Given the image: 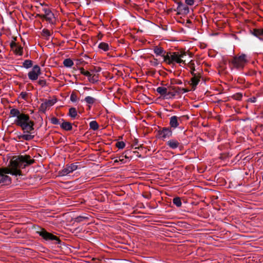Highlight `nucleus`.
Masks as SVG:
<instances>
[{"label": "nucleus", "mask_w": 263, "mask_h": 263, "mask_svg": "<svg viewBox=\"0 0 263 263\" xmlns=\"http://www.w3.org/2000/svg\"><path fill=\"white\" fill-rule=\"evenodd\" d=\"M34 162V160L31 159L29 155H21L13 157L7 167L0 168V185H5L11 183V179L7 174L21 176V169L24 168Z\"/></svg>", "instance_id": "1"}, {"label": "nucleus", "mask_w": 263, "mask_h": 263, "mask_svg": "<svg viewBox=\"0 0 263 263\" xmlns=\"http://www.w3.org/2000/svg\"><path fill=\"white\" fill-rule=\"evenodd\" d=\"M10 114L12 117H16L14 120V123L20 126L24 133H30L34 129V122L30 120V117L28 115L21 113L18 109L16 108L11 109Z\"/></svg>", "instance_id": "2"}, {"label": "nucleus", "mask_w": 263, "mask_h": 263, "mask_svg": "<svg viewBox=\"0 0 263 263\" xmlns=\"http://www.w3.org/2000/svg\"><path fill=\"white\" fill-rule=\"evenodd\" d=\"M188 54L187 52L183 50L167 52L164 57V62L169 65L175 63L185 64V57Z\"/></svg>", "instance_id": "3"}, {"label": "nucleus", "mask_w": 263, "mask_h": 263, "mask_svg": "<svg viewBox=\"0 0 263 263\" xmlns=\"http://www.w3.org/2000/svg\"><path fill=\"white\" fill-rule=\"evenodd\" d=\"M247 62V56L244 54L234 57L232 61L234 67L238 69H243Z\"/></svg>", "instance_id": "4"}, {"label": "nucleus", "mask_w": 263, "mask_h": 263, "mask_svg": "<svg viewBox=\"0 0 263 263\" xmlns=\"http://www.w3.org/2000/svg\"><path fill=\"white\" fill-rule=\"evenodd\" d=\"M37 233L46 241L55 240L56 241L55 243H60L61 242L60 239L58 237L48 232L44 229H41L40 231H37Z\"/></svg>", "instance_id": "5"}, {"label": "nucleus", "mask_w": 263, "mask_h": 263, "mask_svg": "<svg viewBox=\"0 0 263 263\" xmlns=\"http://www.w3.org/2000/svg\"><path fill=\"white\" fill-rule=\"evenodd\" d=\"M41 74V69L38 65H35L32 70L28 73V78L32 81H35L37 79L38 77Z\"/></svg>", "instance_id": "6"}, {"label": "nucleus", "mask_w": 263, "mask_h": 263, "mask_svg": "<svg viewBox=\"0 0 263 263\" xmlns=\"http://www.w3.org/2000/svg\"><path fill=\"white\" fill-rule=\"evenodd\" d=\"M159 138L163 140L168 138L172 135V131L168 127H163L158 132Z\"/></svg>", "instance_id": "7"}, {"label": "nucleus", "mask_w": 263, "mask_h": 263, "mask_svg": "<svg viewBox=\"0 0 263 263\" xmlns=\"http://www.w3.org/2000/svg\"><path fill=\"white\" fill-rule=\"evenodd\" d=\"M43 10L44 13L43 14H39V17L45 19L49 23H52L53 19L54 18V14L53 13L48 9H44Z\"/></svg>", "instance_id": "8"}, {"label": "nucleus", "mask_w": 263, "mask_h": 263, "mask_svg": "<svg viewBox=\"0 0 263 263\" xmlns=\"http://www.w3.org/2000/svg\"><path fill=\"white\" fill-rule=\"evenodd\" d=\"M192 76L193 77L191 79V85L192 86V90H194L200 81V77L194 72H192Z\"/></svg>", "instance_id": "9"}, {"label": "nucleus", "mask_w": 263, "mask_h": 263, "mask_svg": "<svg viewBox=\"0 0 263 263\" xmlns=\"http://www.w3.org/2000/svg\"><path fill=\"white\" fill-rule=\"evenodd\" d=\"M55 103V101L53 100H46L41 104L40 109L43 111H45L47 109L53 105Z\"/></svg>", "instance_id": "10"}, {"label": "nucleus", "mask_w": 263, "mask_h": 263, "mask_svg": "<svg viewBox=\"0 0 263 263\" xmlns=\"http://www.w3.org/2000/svg\"><path fill=\"white\" fill-rule=\"evenodd\" d=\"M154 51L156 55L162 57L163 58V61L164 62V57L166 56L167 52L163 48L159 46H155Z\"/></svg>", "instance_id": "11"}, {"label": "nucleus", "mask_w": 263, "mask_h": 263, "mask_svg": "<svg viewBox=\"0 0 263 263\" xmlns=\"http://www.w3.org/2000/svg\"><path fill=\"white\" fill-rule=\"evenodd\" d=\"M252 33L260 41H263V28L255 29L253 30Z\"/></svg>", "instance_id": "12"}, {"label": "nucleus", "mask_w": 263, "mask_h": 263, "mask_svg": "<svg viewBox=\"0 0 263 263\" xmlns=\"http://www.w3.org/2000/svg\"><path fill=\"white\" fill-rule=\"evenodd\" d=\"M179 118L177 116H172L170 118V124L171 127L175 128L179 125L178 119Z\"/></svg>", "instance_id": "13"}, {"label": "nucleus", "mask_w": 263, "mask_h": 263, "mask_svg": "<svg viewBox=\"0 0 263 263\" xmlns=\"http://www.w3.org/2000/svg\"><path fill=\"white\" fill-rule=\"evenodd\" d=\"M156 91L158 93L162 96H169L167 87H158L157 88Z\"/></svg>", "instance_id": "14"}, {"label": "nucleus", "mask_w": 263, "mask_h": 263, "mask_svg": "<svg viewBox=\"0 0 263 263\" xmlns=\"http://www.w3.org/2000/svg\"><path fill=\"white\" fill-rule=\"evenodd\" d=\"M167 145H168L171 148L175 149L178 147L179 143L176 140L172 139L167 141Z\"/></svg>", "instance_id": "15"}, {"label": "nucleus", "mask_w": 263, "mask_h": 263, "mask_svg": "<svg viewBox=\"0 0 263 263\" xmlns=\"http://www.w3.org/2000/svg\"><path fill=\"white\" fill-rule=\"evenodd\" d=\"M27 134H24L18 136L20 139H22L25 140H31L33 139L34 136L31 135V131L30 133H27Z\"/></svg>", "instance_id": "16"}, {"label": "nucleus", "mask_w": 263, "mask_h": 263, "mask_svg": "<svg viewBox=\"0 0 263 263\" xmlns=\"http://www.w3.org/2000/svg\"><path fill=\"white\" fill-rule=\"evenodd\" d=\"M72 173L68 165H67L65 167L62 169L59 172V175L61 176H66L69 173Z\"/></svg>", "instance_id": "17"}, {"label": "nucleus", "mask_w": 263, "mask_h": 263, "mask_svg": "<svg viewBox=\"0 0 263 263\" xmlns=\"http://www.w3.org/2000/svg\"><path fill=\"white\" fill-rule=\"evenodd\" d=\"M182 88L176 87V90H175V91H168L169 96L175 97L176 95L182 93Z\"/></svg>", "instance_id": "18"}, {"label": "nucleus", "mask_w": 263, "mask_h": 263, "mask_svg": "<svg viewBox=\"0 0 263 263\" xmlns=\"http://www.w3.org/2000/svg\"><path fill=\"white\" fill-rule=\"evenodd\" d=\"M61 127L65 130H70L72 129V125L69 122H64L61 125Z\"/></svg>", "instance_id": "19"}, {"label": "nucleus", "mask_w": 263, "mask_h": 263, "mask_svg": "<svg viewBox=\"0 0 263 263\" xmlns=\"http://www.w3.org/2000/svg\"><path fill=\"white\" fill-rule=\"evenodd\" d=\"M84 101L89 104H93L96 102L97 99L92 97L87 96L85 98Z\"/></svg>", "instance_id": "20"}, {"label": "nucleus", "mask_w": 263, "mask_h": 263, "mask_svg": "<svg viewBox=\"0 0 263 263\" xmlns=\"http://www.w3.org/2000/svg\"><path fill=\"white\" fill-rule=\"evenodd\" d=\"M99 48L104 51H108L109 50V45L107 43L102 42L99 44Z\"/></svg>", "instance_id": "21"}, {"label": "nucleus", "mask_w": 263, "mask_h": 263, "mask_svg": "<svg viewBox=\"0 0 263 263\" xmlns=\"http://www.w3.org/2000/svg\"><path fill=\"white\" fill-rule=\"evenodd\" d=\"M63 65L66 67H71L73 65V62L70 59H66L64 60Z\"/></svg>", "instance_id": "22"}, {"label": "nucleus", "mask_w": 263, "mask_h": 263, "mask_svg": "<svg viewBox=\"0 0 263 263\" xmlns=\"http://www.w3.org/2000/svg\"><path fill=\"white\" fill-rule=\"evenodd\" d=\"M42 35L45 39L48 40L51 35V33L48 29H44L42 31Z\"/></svg>", "instance_id": "23"}, {"label": "nucleus", "mask_w": 263, "mask_h": 263, "mask_svg": "<svg viewBox=\"0 0 263 263\" xmlns=\"http://www.w3.org/2000/svg\"><path fill=\"white\" fill-rule=\"evenodd\" d=\"M69 115L71 118H75L77 116V111L76 109L73 107L70 108L69 109Z\"/></svg>", "instance_id": "24"}, {"label": "nucleus", "mask_w": 263, "mask_h": 263, "mask_svg": "<svg viewBox=\"0 0 263 263\" xmlns=\"http://www.w3.org/2000/svg\"><path fill=\"white\" fill-rule=\"evenodd\" d=\"M90 128L93 130H96L99 128V125L96 121H92L89 123Z\"/></svg>", "instance_id": "25"}, {"label": "nucleus", "mask_w": 263, "mask_h": 263, "mask_svg": "<svg viewBox=\"0 0 263 263\" xmlns=\"http://www.w3.org/2000/svg\"><path fill=\"white\" fill-rule=\"evenodd\" d=\"M13 50L16 54H18L20 55L22 54L23 47L21 46L17 45L16 47H15Z\"/></svg>", "instance_id": "26"}, {"label": "nucleus", "mask_w": 263, "mask_h": 263, "mask_svg": "<svg viewBox=\"0 0 263 263\" xmlns=\"http://www.w3.org/2000/svg\"><path fill=\"white\" fill-rule=\"evenodd\" d=\"M173 203L175 204L177 207H180L181 206L182 203L181 201V199L179 197H175L173 199Z\"/></svg>", "instance_id": "27"}, {"label": "nucleus", "mask_w": 263, "mask_h": 263, "mask_svg": "<svg viewBox=\"0 0 263 263\" xmlns=\"http://www.w3.org/2000/svg\"><path fill=\"white\" fill-rule=\"evenodd\" d=\"M32 65V63L31 60H26L23 63V66L26 68L31 67Z\"/></svg>", "instance_id": "28"}, {"label": "nucleus", "mask_w": 263, "mask_h": 263, "mask_svg": "<svg viewBox=\"0 0 263 263\" xmlns=\"http://www.w3.org/2000/svg\"><path fill=\"white\" fill-rule=\"evenodd\" d=\"M242 97V95L240 93H237L233 96V98L236 100H240Z\"/></svg>", "instance_id": "29"}, {"label": "nucleus", "mask_w": 263, "mask_h": 263, "mask_svg": "<svg viewBox=\"0 0 263 263\" xmlns=\"http://www.w3.org/2000/svg\"><path fill=\"white\" fill-rule=\"evenodd\" d=\"M88 79L89 81L92 83H95L98 81L95 75L92 76L91 74L90 77H89V78H88Z\"/></svg>", "instance_id": "30"}, {"label": "nucleus", "mask_w": 263, "mask_h": 263, "mask_svg": "<svg viewBox=\"0 0 263 263\" xmlns=\"http://www.w3.org/2000/svg\"><path fill=\"white\" fill-rule=\"evenodd\" d=\"M87 217L85 216H78L75 218V221L77 222H80L83 221L85 219H87Z\"/></svg>", "instance_id": "31"}, {"label": "nucleus", "mask_w": 263, "mask_h": 263, "mask_svg": "<svg viewBox=\"0 0 263 263\" xmlns=\"http://www.w3.org/2000/svg\"><path fill=\"white\" fill-rule=\"evenodd\" d=\"M125 145V144L123 141H119L116 143V146L119 148H123Z\"/></svg>", "instance_id": "32"}, {"label": "nucleus", "mask_w": 263, "mask_h": 263, "mask_svg": "<svg viewBox=\"0 0 263 263\" xmlns=\"http://www.w3.org/2000/svg\"><path fill=\"white\" fill-rule=\"evenodd\" d=\"M68 166L70 167V169L71 172L76 170L78 168L77 165H76L74 163L71 164L70 165H69Z\"/></svg>", "instance_id": "33"}, {"label": "nucleus", "mask_w": 263, "mask_h": 263, "mask_svg": "<svg viewBox=\"0 0 263 263\" xmlns=\"http://www.w3.org/2000/svg\"><path fill=\"white\" fill-rule=\"evenodd\" d=\"M194 63H193L192 62V61H191L190 62V63H189V66H190V67L191 68V73L192 74V72H194V71L195 70V67H194Z\"/></svg>", "instance_id": "34"}, {"label": "nucleus", "mask_w": 263, "mask_h": 263, "mask_svg": "<svg viewBox=\"0 0 263 263\" xmlns=\"http://www.w3.org/2000/svg\"><path fill=\"white\" fill-rule=\"evenodd\" d=\"M165 85L167 86L168 91H175V90H176L175 86L169 85L167 84H165Z\"/></svg>", "instance_id": "35"}, {"label": "nucleus", "mask_w": 263, "mask_h": 263, "mask_svg": "<svg viewBox=\"0 0 263 263\" xmlns=\"http://www.w3.org/2000/svg\"><path fill=\"white\" fill-rule=\"evenodd\" d=\"M38 84L42 87H44L46 85V82L45 80H39Z\"/></svg>", "instance_id": "36"}, {"label": "nucleus", "mask_w": 263, "mask_h": 263, "mask_svg": "<svg viewBox=\"0 0 263 263\" xmlns=\"http://www.w3.org/2000/svg\"><path fill=\"white\" fill-rule=\"evenodd\" d=\"M51 123L54 124H58L59 123V120L56 118H52L51 119Z\"/></svg>", "instance_id": "37"}, {"label": "nucleus", "mask_w": 263, "mask_h": 263, "mask_svg": "<svg viewBox=\"0 0 263 263\" xmlns=\"http://www.w3.org/2000/svg\"><path fill=\"white\" fill-rule=\"evenodd\" d=\"M70 100L72 102H76L77 101V96L74 94H71L70 96Z\"/></svg>", "instance_id": "38"}, {"label": "nucleus", "mask_w": 263, "mask_h": 263, "mask_svg": "<svg viewBox=\"0 0 263 263\" xmlns=\"http://www.w3.org/2000/svg\"><path fill=\"white\" fill-rule=\"evenodd\" d=\"M185 3L190 6H192L194 4V0H185Z\"/></svg>", "instance_id": "39"}, {"label": "nucleus", "mask_w": 263, "mask_h": 263, "mask_svg": "<svg viewBox=\"0 0 263 263\" xmlns=\"http://www.w3.org/2000/svg\"><path fill=\"white\" fill-rule=\"evenodd\" d=\"M27 96V93L26 92H22L20 94V96L22 99H25Z\"/></svg>", "instance_id": "40"}, {"label": "nucleus", "mask_w": 263, "mask_h": 263, "mask_svg": "<svg viewBox=\"0 0 263 263\" xmlns=\"http://www.w3.org/2000/svg\"><path fill=\"white\" fill-rule=\"evenodd\" d=\"M16 46H17V44L15 42H12L10 43V47L13 50L14 49L15 47H16Z\"/></svg>", "instance_id": "41"}, {"label": "nucleus", "mask_w": 263, "mask_h": 263, "mask_svg": "<svg viewBox=\"0 0 263 263\" xmlns=\"http://www.w3.org/2000/svg\"><path fill=\"white\" fill-rule=\"evenodd\" d=\"M91 74H90V73L88 71H85L84 74V75L86 76L88 78H89V77H90Z\"/></svg>", "instance_id": "42"}, {"label": "nucleus", "mask_w": 263, "mask_h": 263, "mask_svg": "<svg viewBox=\"0 0 263 263\" xmlns=\"http://www.w3.org/2000/svg\"><path fill=\"white\" fill-rule=\"evenodd\" d=\"M249 101L252 103L256 102V98L255 97L251 98L249 99Z\"/></svg>", "instance_id": "43"}, {"label": "nucleus", "mask_w": 263, "mask_h": 263, "mask_svg": "<svg viewBox=\"0 0 263 263\" xmlns=\"http://www.w3.org/2000/svg\"><path fill=\"white\" fill-rule=\"evenodd\" d=\"M80 71L81 73L84 75V72L85 71V69L83 68H80Z\"/></svg>", "instance_id": "44"}, {"label": "nucleus", "mask_w": 263, "mask_h": 263, "mask_svg": "<svg viewBox=\"0 0 263 263\" xmlns=\"http://www.w3.org/2000/svg\"><path fill=\"white\" fill-rule=\"evenodd\" d=\"M182 89H183L182 90V93L186 92H187L189 91L188 89H185V88H182Z\"/></svg>", "instance_id": "45"}, {"label": "nucleus", "mask_w": 263, "mask_h": 263, "mask_svg": "<svg viewBox=\"0 0 263 263\" xmlns=\"http://www.w3.org/2000/svg\"><path fill=\"white\" fill-rule=\"evenodd\" d=\"M124 156H123V155L121 156L120 157V158L119 159V161H122V162H123V161H124V159H123V158H124Z\"/></svg>", "instance_id": "46"}, {"label": "nucleus", "mask_w": 263, "mask_h": 263, "mask_svg": "<svg viewBox=\"0 0 263 263\" xmlns=\"http://www.w3.org/2000/svg\"><path fill=\"white\" fill-rule=\"evenodd\" d=\"M177 84H182V82L180 80H179V81H178L177 82Z\"/></svg>", "instance_id": "47"}, {"label": "nucleus", "mask_w": 263, "mask_h": 263, "mask_svg": "<svg viewBox=\"0 0 263 263\" xmlns=\"http://www.w3.org/2000/svg\"><path fill=\"white\" fill-rule=\"evenodd\" d=\"M124 157L125 158H128L127 154H125V155L124 156Z\"/></svg>", "instance_id": "48"}, {"label": "nucleus", "mask_w": 263, "mask_h": 263, "mask_svg": "<svg viewBox=\"0 0 263 263\" xmlns=\"http://www.w3.org/2000/svg\"><path fill=\"white\" fill-rule=\"evenodd\" d=\"M118 161H118V160H115L114 162H115V163H116V162H118Z\"/></svg>", "instance_id": "49"}]
</instances>
